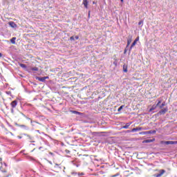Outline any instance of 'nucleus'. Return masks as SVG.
Listing matches in <instances>:
<instances>
[{"mask_svg":"<svg viewBox=\"0 0 177 177\" xmlns=\"http://www.w3.org/2000/svg\"><path fill=\"white\" fill-rule=\"evenodd\" d=\"M5 167H8V165L6 163H4Z\"/></svg>","mask_w":177,"mask_h":177,"instance_id":"47","label":"nucleus"},{"mask_svg":"<svg viewBox=\"0 0 177 177\" xmlns=\"http://www.w3.org/2000/svg\"><path fill=\"white\" fill-rule=\"evenodd\" d=\"M130 132H132V130H127V133H129Z\"/></svg>","mask_w":177,"mask_h":177,"instance_id":"34","label":"nucleus"},{"mask_svg":"<svg viewBox=\"0 0 177 177\" xmlns=\"http://www.w3.org/2000/svg\"><path fill=\"white\" fill-rule=\"evenodd\" d=\"M2 57V53H0V59Z\"/></svg>","mask_w":177,"mask_h":177,"instance_id":"41","label":"nucleus"},{"mask_svg":"<svg viewBox=\"0 0 177 177\" xmlns=\"http://www.w3.org/2000/svg\"><path fill=\"white\" fill-rule=\"evenodd\" d=\"M163 145H177V141H165Z\"/></svg>","mask_w":177,"mask_h":177,"instance_id":"5","label":"nucleus"},{"mask_svg":"<svg viewBox=\"0 0 177 177\" xmlns=\"http://www.w3.org/2000/svg\"><path fill=\"white\" fill-rule=\"evenodd\" d=\"M156 132H157L156 130H150V131H148V134L149 135L154 134L156 133Z\"/></svg>","mask_w":177,"mask_h":177,"instance_id":"17","label":"nucleus"},{"mask_svg":"<svg viewBox=\"0 0 177 177\" xmlns=\"http://www.w3.org/2000/svg\"><path fill=\"white\" fill-rule=\"evenodd\" d=\"M140 24H143V21H140L138 22V26H140Z\"/></svg>","mask_w":177,"mask_h":177,"instance_id":"30","label":"nucleus"},{"mask_svg":"<svg viewBox=\"0 0 177 177\" xmlns=\"http://www.w3.org/2000/svg\"><path fill=\"white\" fill-rule=\"evenodd\" d=\"M77 175H78V176H84V175H85V173H84V172L78 173Z\"/></svg>","mask_w":177,"mask_h":177,"instance_id":"25","label":"nucleus"},{"mask_svg":"<svg viewBox=\"0 0 177 177\" xmlns=\"http://www.w3.org/2000/svg\"><path fill=\"white\" fill-rule=\"evenodd\" d=\"M10 42L12 43L15 45V44H16V37H12L10 39Z\"/></svg>","mask_w":177,"mask_h":177,"instance_id":"18","label":"nucleus"},{"mask_svg":"<svg viewBox=\"0 0 177 177\" xmlns=\"http://www.w3.org/2000/svg\"><path fill=\"white\" fill-rule=\"evenodd\" d=\"M71 175H73V176H75L78 175V173L73 171V172H71Z\"/></svg>","mask_w":177,"mask_h":177,"instance_id":"26","label":"nucleus"},{"mask_svg":"<svg viewBox=\"0 0 177 177\" xmlns=\"http://www.w3.org/2000/svg\"><path fill=\"white\" fill-rule=\"evenodd\" d=\"M164 174H165V170L161 169V170L159 171L158 174H154L153 176L154 177H161L162 176L164 175Z\"/></svg>","mask_w":177,"mask_h":177,"instance_id":"4","label":"nucleus"},{"mask_svg":"<svg viewBox=\"0 0 177 177\" xmlns=\"http://www.w3.org/2000/svg\"><path fill=\"white\" fill-rule=\"evenodd\" d=\"M68 177H71V176H68Z\"/></svg>","mask_w":177,"mask_h":177,"instance_id":"55","label":"nucleus"},{"mask_svg":"<svg viewBox=\"0 0 177 177\" xmlns=\"http://www.w3.org/2000/svg\"><path fill=\"white\" fill-rule=\"evenodd\" d=\"M1 172H6V170H1Z\"/></svg>","mask_w":177,"mask_h":177,"instance_id":"44","label":"nucleus"},{"mask_svg":"<svg viewBox=\"0 0 177 177\" xmlns=\"http://www.w3.org/2000/svg\"><path fill=\"white\" fill-rule=\"evenodd\" d=\"M123 71L124 73H128V67L125 64L123 65Z\"/></svg>","mask_w":177,"mask_h":177,"instance_id":"13","label":"nucleus"},{"mask_svg":"<svg viewBox=\"0 0 177 177\" xmlns=\"http://www.w3.org/2000/svg\"><path fill=\"white\" fill-rule=\"evenodd\" d=\"M50 154L51 156H53V153H52V152H50Z\"/></svg>","mask_w":177,"mask_h":177,"instance_id":"46","label":"nucleus"},{"mask_svg":"<svg viewBox=\"0 0 177 177\" xmlns=\"http://www.w3.org/2000/svg\"><path fill=\"white\" fill-rule=\"evenodd\" d=\"M41 149H42V147H40L39 148V150H41Z\"/></svg>","mask_w":177,"mask_h":177,"instance_id":"48","label":"nucleus"},{"mask_svg":"<svg viewBox=\"0 0 177 177\" xmlns=\"http://www.w3.org/2000/svg\"><path fill=\"white\" fill-rule=\"evenodd\" d=\"M92 135H97V132H93Z\"/></svg>","mask_w":177,"mask_h":177,"instance_id":"35","label":"nucleus"},{"mask_svg":"<svg viewBox=\"0 0 177 177\" xmlns=\"http://www.w3.org/2000/svg\"><path fill=\"white\" fill-rule=\"evenodd\" d=\"M10 135H13V133L10 132Z\"/></svg>","mask_w":177,"mask_h":177,"instance_id":"52","label":"nucleus"},{"mask_svg":"<svg viewBox=\"0 0 177 177\" xmlns=\"http://www.w3.org/2000/svg\"><path fill=\"white\" fill-rule=\"evenodd\" d=\"M25 118H26L27 120H31V118H27V116H26V117H25Z\"/></svg>","mask_w":177,"mask_h":177,"instance_id":"39","label":"nucleus"},{"mask_svg":"<svg viewBox=\"0 0 177 177\" xmlns=\"http://www.w3.org/2000/svg\"><path fill=\"white\" fill-rule=\"evenodd\" d=\"M139 41V37H136V39L134 40V42H138Z\"/></svg>","mask_w":177,"mask_h":177,"instance_id":"29","label":"nucleus"},{"mask_svg":"<svg viewBox=\"0 0 177 177\" xmlns=\"http://www.w3.org/2000/svg\"><path fill=\"white\" fill-rule=\"evenodd\" d=\"M124 53H127V48L124 49Z\"/></svg>","mask_w":177,"mask_h":177,"instance_id":"40","label":"nucleus"},{"mask_svg":"<svg viewBox=\"0 0 177 177\" xmlns=\"http://www.w3.org/2000/svg\"><path fill=\"white\" fill-rule=\"evenodd\" d=\"M164 106H165V102H163L162 104H160L158 107H159V109H162Z\"/></svg>","mask_w":177,"mask_h":177,"instance_id":"19","label":"nucleus"},{"mask_svg":"<svg viewBox=\"0 0 177 177\" xmlns=\"http://www.w3.org/2000/svg\"><path fill=\"white\" fill-rule=\"evenodd\" d=\"M24 136H27V138H28L29 140H32V137H31L30 135L25 133Z\"/></svg>","mask_w":177,"mask_h":177,"instance_id":"23","label":"nucleus"},{"mask_svg":"<svg viewBox=\"0 0 177 177\" xmlns=\"http://www.w3.org/2000/svg\"><path fill=\"white\" fill-rule=\"evenodd\" d=\"M32 146H35V144H32Z\"/></svg>","mask_w":177,"mask_h":177,"instance_id":"53","label":"nucleus"},{"mask_svg":"<svg viewBox=\"0 0 177 177\" xmlns=\"http://www.w3.org/2000/svg\"><path fill=\"white\" fill-rule=\"evenodd\" d=\"M155 140L154 139H147L142 141V143H152Z\"/></svg>","mask_w":177,"mask_h":177,"instance_id":"8","label":"nucleus"},{"mask_svg":"<svg viewBox=\"0 0 177 177\" xmlns=\"http://www.w3.org/2000/svg\"><path fill=\"white\" fill-rule=\"evenodd\" d=\"M70 41H75V38L74 37V36L70 37Z\"/></svg>","mask_w":177,"mask_h":177,"instance_id":"27","label":"nucleus"},{"mask_svg":"<svg viewBox=\"0 0 177 177\" xmlns=\"http://www.w3.org/2000/svg\"><path fill=\"white\" fill-rule=\"evenodd\" d=\"M88 3H89L88 0H83V5L84 6V8H86V9H88Z\"/></svg>","mask_w":177,"mask_h":177,"instance_id":"11","label":"nucleus"},{"mask_svg":"<svg viewBox=\"0 0 177 177\" xmlns=\"http://www.w3.org/2000/svg\"><path fill=\"white\" fill-rule=\"evenodd\" d=\"M135 45H136V41H133L132 44H131V46H130L129 48V52H131L132 50V48H133V46H135Z\"/></svg>","mask_w":177,"mask_h":177,"instance_id":"14","label":"nucleus"},{"mask_svg":"<svg viewBox=\"0 0 177 177\" xmlns=\"http://www.w3.org/2000/svg\"><path fill=\"white\" fill-rule=\"evenodd\" d=\"M118 175H120V174H117L111 176V177H116V176H118Z\"/></svg>","mask_w":177,"mask_h":177,"instance_id":"31","label":"nucleus"},{"mask_svg":"<svg viewBox=\"0 0 177 177\" xmlns=\"http://www.w3.org/2000/svg\"><path fill=\"white\" fill-rule=\"evenodd\" d=\"M17 127H20V128H23L25 129V131H28V129H30V128H28V127L24 125V124H16Z\"/></svg>","mask_w":177,"mask_h":177,"instance_id":"6","label":"nucleus"},{"mask_svg":"<svg viewBox=\"0 0 177 177\" xmlns=\"http://www.w3.org/2000/svg\"><path fill=\"white\" fill-rule=\"evenodd\" d=\"M30 143H35V141H30Z\"/></svg>","mask_w":177,"mask_h":177,"instance_id":"42","label":"nucleus"},{"mask_svg":"<svg viewBox=\"0 0 177 177\" xmlns=\"http://www.w3.org/2000/svg\"><path fill=\"white\" fill-rule=\"evenodd\" d=\"M131 122L130 123H127L126 125L122 127L123 129H128V128H129V127L131 126Z\"/></svg>","mask_w":177,"mask_h":177,"instance_id":"12","label":"nucleus"},{"mask_svg":"<svg viewBox=\"0 0 177 177\" xmlns=\"http://www.w3.org/2000/svg\"><path fill=\"white\" fill-rule=\"evenodd\" d=\"M121 2H124V0H120Z\"/></svg>","mask_w":177,"mask_h":177,"instance_id":"51","label":"nucleus"},{"mask_svg":"<svg viewBox=\"0 0 177 177\" xmlns=\"http://www.w3.org/2000/svg\"><path fill=\"white\" fill-rule=\"evenodd\" d=\"M139 131H142V127H136V128H133L131 130V132H138Z\"/></svg>","mask_w":177,"mask_h":177,"instance_id":"10","label":"nucleus"},{"mask_svg":"<svg viewBox=\"0 0 177 177\" xmlns=\"http://www.w3.org/2000/svg\"><path fill=\"white\" fill-rule=\"evenodd\" d=\"M47 175L52 176V175H53V174H52V173H50V172H47Z\"/></svg>","mask_w":177,"mask_h":177,"instance_id":"32","label":"nucleus"},{"mask_svg":"<svg viewBox=\"0 0 177 177\" xmlns=\"http://www.w3.org/2000/svg\"><path fill=\"white\" fill-rule=\"evenodd\" d=\"M38 68H37V67H33V68H31V71H38Z\"/></svg>","mask_w":177,"mask_h":177,"instance_id":"24","label":"nucleus"},{"mask_svg":"<svg viewBox=\"0 0 177 177\" xmlns=\"http://www.w3.org/2000/svg\"><path fill=\"white\" fill-rule=\"evenodd\" d=\"M161 101H162L161 98H158V99L156 100V102H158L157 104H153V105L150 108V109H149V113H151V111H153V110H156V109H157V107H158V106H160V104H161Z\"/></svg>","mask_w":177,"mask_h":177,"instance_id":"1","label":"nucleus"},{"mask_svg":"<svg viewBox=\"0 0 177 177\" xmlns=\"http://www.w3.org/2000/svg\"><path fill=\"white\" fill-rule=\"evenodd\" d=\"M75 39H80V37H79V36H75Z\"/></svg>","mask_w":177,"mask_h":177,"instance_id":"33","label":"nucleus"},{"mask_svg":"<svg viewBox=\"0 0 177 177\" xmlns=\"http://www.w3.org/2000/svg\"><path fill=\"white\" fill-rule=\"evenodd\" d=\"M36 80L38 81H40V82H45L46 80H49L48 76H44V77H36Z\"/></svg>","mask_w":177,"mask_h":177,"instance_id":"2","label":"nucleus"},{"mask_svg":"<svg viewBox=\"0 0 177 177\" xmlns=\"http://www.w3.org/2000/svg\"><path fill=\"white\" fill-rule=\"evenodd\" d=\"M35 122H37L32 121V120L30 121L31 125H32V127H34V125H35L34 123H35Z\"/></svg>","mask_w":177,"mask_h":177,"instance_id":"28","label":"nucleus"},{"mask_svg":"<svg viewBox=\"0 0 177 177\" xmlns=\"http://www.w3.org/2000/svg\"><path fill=\"white\" fill-rule=\"evenodd\" d=\"M19 139H21V136H18Z\"/></svg>","mask_w":177,"mask_h":177,"instance_id":"45","label":"nucleus"},{"mask_svg":"<svg viewBox=\"0 0 177 177\" xmlns=\"http://www.w3.org/2000/svg\"><path fill=\"white\" fill-rule=\"evenodd\" d=\"M91 17V11L88 12V17Z\"/></svg>","mask_w":177,"mask_h":177,"instance_id":"36","label":"nucleus"},{"mask_svg":"<svg viewBox=\"0 0 177 177\" xmlns=\"http://www.w3.org/2000/svg\"><path fill=\"white\" fill-rule=\"evenodd\" d=\"M167 111H168V107L164 108L163 109L159 111V112L158 113V115H164V114H165Z\"/></svg>","mask_w":177,"mask_h":177,"instance_id":"3","label":"nucleus"},{"mask_svg":"<svg viewBox=\"0 0 177 177\" xmlns=\"http://www.w3.org/2000/svg\"><path fill=\"white\" fill-rule=\"evenodd\" d=\"M8 24L12 27V28H16L17 27V25L14 21H10Z\"/></svg>","mask_w":177,"mask_h":177,"instance_id":"7","label":"nucleus"},{"mask_svg":"<svg viewBox=\"0 0 177 177\" xmlns=\"http://www.w3.org/2000/svg\"><path fill=\"white\" fill-rule=\"evenodd\" d=\"M17 106V100H14L11 102V107H12V109H15V107H16Z\"/></svg>","mask_w":177,"mask_h":177,"instance_id":"9","label":"nucleus"},{"mask_svg":"<svg viewBox=\"0 0 177 177\" xmlns=\"http://www.w3.org/2000/svg\"><path fill=\"white\" fill-rule=\"evenodd\" d=\"M50 164H52V162H49Z\"/></svg>","mask_w":177,"mask_h":177,"instance_id":"54","label":"nucleus"},{"mask_svg":"<svg viewBox=\"0 0 177 177\" xmlns=\"http://www.w3.org/2000/svg\"><path fill=\"white\" fill-rule=\"evenodd\" d=\"M21 114L23 116H24L25 118L26 117V115H24V113H21Z\"/></svg>","mask_w":177,"mask_h":177,"instance_id":"38","label":"nucleus"},{"mask_svg":"<svg viewBox=\"0 0 177 177\" xmlns=\"http://www.w3.org/2000/svg\"><path fill=\"white\" fill-rule=\"evenodd\" d=\"M113 64H115V66H117V62H114Z\"/></svg>","mask_w":177,"mask_h":177,"instance_id":"37","label":"nucleus"},{"mask_svg":"<svg viewBox=\"0 0 177 177\" xmlns=\"http://www.w3.org/2000/svg\"><path fill=\"white\" fill-rule=\"evenodd\" d=\"M124 107H125V105H121L118 109V111H121V110H122L124 109Z\"/></svg>","mask_w":177,"mask_h":177,"instance_id":"22","label":"nucleus"},{"mask_svg":"<svg viewBox=\"0 0 177 177\" xmlns=\"http://www.w3.org/2000/svg\"><path fill=\"white\" fill-rule=\"evenodd\" d=\"M36 132H38V133H39V130H37V131H36Z\"/></svg>","mask_w":177,"mask_h":177,"instance_id":"50","label":"nucleus"},{"mask_svg":"<svg viewBox=\"0 0 177 177\" xmlns=\"http://www.w3.org/2000/svg\"><path fill=\"white\" fill-rule=\"evenodd\" d=\"M55 166H56V167H59V164L56 163V164H55Z\"/></svg>","mask_w":177,"mask_h":177,"instance_id":"43","label":"nucleus"},{"mask_svg":"<svg viewBox=\"0 0 177 177\" xmlns=\"http://www.w3.org/2000/svg\"><path fill=\"white\" fill-rule=\"evenodd\" d=\"M11 112H12V113H14V111H13V109H12V110H11Z\"/></svg>","mask_w":177,"mask_h":177,"instance_id":"49","label":"nucleus"},{"mask_svg":"<svg viewBox=\"0 0 177 177\" xmlns=\"http://www.w3.org/2000/svg\"><path fill=\"white\" fill-rule=\"evenodd\" d=\"M131 42H132V39H127V45L126 48H128V46H129V45H131Z\"/></svg>","mask_w":177,"mask_h":177,"instance_id":"16","label":"nucleus"},{"mask_svg":"<svg viewBox=\"0 0 177 177\" xmlns=\"http://www.w3.org/2000/svg\"><path fill=\"white\" fill-rule=\"evenodd\" d=\"M140 135H149V131H142L139 133Z\"/></svg>","mask_w":177,"mask_h":177,"instance_id":"20","label":"nucleus"},{"mask_svg":"<svg viewBox=\"0 0 177 177\" xmlns=\"http://www.w3.org/2000/svg\"><path fill=\"white\" fill-rule=\"evenodd\" d=\"M73 114H77V115H81V113L77 111H71Z\"/></svg>","mask_w":177,"mask_h":177,"instance_id":"21","label":"nucleus"},{"mask_svg":"<svg viewBox=\"0 0 177 177\" xmlns=\"http://www.w3.org/2000/svg\"><path fill=\"white\" fill-rule=\"evenodd\" d=\"M20 67H21V68H24V70H26V68H27V65L24 64H19Z\"/></svg>","mask_w":177,"mask_h":177,"instance_id":"15","label":"nucleus"}]
</instances>
